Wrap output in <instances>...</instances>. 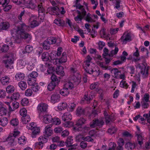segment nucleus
<instances>
[{"instance_id":"nucleus-4","label":"nucleus","mask_w":150,"mask_h":150,"mask_svg":"<svg viewBox=\"0 0 150 150\" xmlns=\"http://www.w3.org/2000/svg\"><path fill=\"white\" fill-rule=\"evenodd\" d=\"M72 117L71 114L69 112H66L64 114L62 117V120L65 121L68 120L66 122L63 124V126L65 127H68L69 125L71 126L73 125V123L70 121L72 119Z\"/></svg>"},{"instance_id":"nucleus-8","label":"nucleus","mask_w":150,"mask_h":150,"mask_svg":"<svg viewBox=\"0 0 150 150\" xmlns=\"http://www.w3.org/2000/svg\"><path fill=\"white\" fill-rule=\"evenodd\" d=\"M122 44H126L127 42L132 40L131 37L129 34L125 33L121 38Z\"/></svg>"},{"instance_id":"nucleus-13","label":"nucleus","mask_w":150,"mask_h":150,"mask_svg":"<svg viewBox=\"0 0 150 150\" xmlns=\"http://www.w3.org/2000/svg\"><path fill=\"white\" fill-rule=\"evenodd\" d=\"M47 105L45 103H40L37 107L38 111L40 112H45L47 108Z\"/></svg>"},{"instance_id":"nucleus-57","label":"nucleus","mask_w":150,"mask_h":150,"mask_svg":"<svg viewBox=\"0 0 150 150\" xmlns=\"http://www.w3.org/2000/svg\"><path fill=\"white\" fill-rule=\"evenodd\" d=\"M13 111L18 108L19 106V103L16 101H14L12 103Z\"/></svg>"},{"instance_id":"nucleus-59","label":"nucleus","mask_w":150,"mask_h":150,"mask_svg":"<svg viewBox=\"0 0 150 150\" xmlns=\"http://www.w3.org/2000/svg\"><path fill=\"white\" fill-rule=\"evenodd\" d=\"M47 140V138L42 136H40L38 139V141L43 144L46 142Z\"/></svg>"},{"instance_id":"nucleus-43","label":"nucleus","mask_w":150,"mask_h":150,"mask_svg":"<svg viewBox=\"0 0 150 150\" xmlns=\"http://www.w3.org/2000/svg\"><path fill=\"white\" fill-rule=\"evenodd\" d=\"M91 15L89 13H88L86 16L85 20L88 22H92L93 21L91 17Z\"/></svg>"},{"instance_id":"nucleus-53","label":"nucleus","mask_w":150,"mask_h":150,"mask_svg":"<svg viewBox=\"0 0 150 150\" xmlns=\"http://www.w3.org/2000/svg\"><path fill=\"white\" fill-rule=\"evenodd\" d=\"M52 123L55 125H59L61 123L60 120L58 118H54Z\"/></svg>"},{"instance_id":"nucleus-16","label":"nucleus","mask_w":150,"mask_h":150,"mask_svg":"<svg viewBox=\"0 0 150 150\" xmlns=\"http://www.w3.org/2000/svg\"><path fill=\"white\" fill-rule=\"evenodd\" d=\"M10 78L7 76H5L1 78V82L3 85H8L10 82Z\"/></svg>"},{"instance_id":"nucleus-52","label":"nucleus","mask_w":150,"mask_h":150,"mask_svg":"<svg viewBox=\"0 0 150 150\" xmlns=\"http://www.w3.org/2000/svg\"><path fill=\"white\" fill-rule=\"evenodd\" d=\"M32 86V88L33 91L36 92L39 90L40 87L37 83H35Z\"/></svg>"},{"instance_id":"nucleus-42","label":"nucleus","mask_w":150,"mask_h":150,"mask_svg":"<svg viewBox=\"0 0 150 150\" xmlns=\"http://www.w3.org/2000/svg\"><path fill=\"white\" fill-rule=\"evenodd\" d=\"M20 114L22 116V117L27 116V111L25 108H23L21 109L19 111Z\"/></svg>"},{"instance_id":"nucleus-2","label":"nucleus","mask_w":150,"mask_h":150,"mask_svg":"<svg viewBox=\"0 0 150 150\" xmlns=\"http://www.w3.org/2000/svg\"><path fill=\"white\" fill-rule=\"evenodd\" d=\"M141 59H142V63L141 64H138V66L140 69L141 74L142 75L143 77L145 78L148 76V70L149 69V67L147 66V64L145 62L146 60L144 57L142 56L140 57L133 58L132 59V61L134 62H139Z\"/></svg>"},{"instance_id":"nucleus-3","label":"nucleus","mask_w":150,"mask_h":150,"mask_svg":"<svg viewBox=\"0 0 150 150\" xmlns=\"http://www.w3.org/2000/svg\"><path fill=\"white\" fill-rule=\"evenodd\" d=\"M5 59L4 60L3 62L5 64L6 67L11 69V65L13 63L14 59L13 54H6L4 56Z\"/></svg>"},{"instance_id":"nucleus-41","label":"nucleus","mask_w":150,"mask_h":150,"mask_svg":"<svg viewBox=\"0 0 150 150\" xmlns=\"http://www.w3.org/2000/svg\"><path fill=\"white\" fill-rule=\"evenodd\" d=\"M36 127V124L33 122L27 124L26 126V127L28 129L30 130H32L33 129Z\"/></svg>"},{"instance_id":"nucleus-17","label":"nucleus","mask_w":150,"mask_h":150,"mask_svg":"<svg viewBox=\"0 0 150 150\" xmlns=\"http://www.w3.org/2000/svg\"><path fill=\"white\" fill-rule=\"evenodd\" d=\"M52 117L51 115H44L43 121L45 124H48L50 123H52Z\"/></svg>"},{"instance_id":"nucleus-12","label":"nucleus","mask_w":150,"mask_h":150,"mask_svg":"<svg viewBox=\"0 0 150 150\" xmlns=\"http://www.w3.org/2000/svg\"><path fill=\"white\" fill-rule=\"evenodd\" d=\"M2 21V19L0 18V30H6L9 28L10 24L7 22Z\"/></svg>"},{"instance_id":"nucleus-25","label":"nucleus","mask_w":150,"mask_h":150,"mask_svg":"<svg viewBox=\"0 0 150 150\" xmlns=\"http://www.w3.org/2000/svg\"><path fill=\"white\" fill-rule=\"evenodd\" d=\"M115 119L113 115L107 116L105 117V121L107 125H108L110 122L114 120Z\"/></svg>"},{"instance_id":"nucleus-54","label":"nucleus","mask_w":150,"mask_h":150,"mask_svg":"<svg viewBox=\"0 0 150 150\" xmlns=\"http://www.w3.org/2000/svg\"><path fill=\"white\" fill-rule=\"evenodd\" d=\"M42 59L44 61H46L49 59L48 55L47 52H44L42 55Z\"/></svg>"},{"instance_id":"nucleus-5","label":"nucleus","mask_w":150,"mask_h":150,"mask_svg":"<svg viewBox=\"0 0 150 150\" xmlns=\"http://www.w3.org/2000/svg\"><path fill=\"white\" fill-rule=\"evenodd\" d=\"M20 132L19 131L15 130L13 133L10 134L6 139L7 141H9L8 144L11 146H12L13 143L14 142L15 138L18 135Z\"/></svg>"},{"instance_id":"nucleus-27","label":"nucleus","mask_w":150,"mask_h":150,"mask_svg":"<svg viewBox=\"0 0 150 150\" xmlns=\"http://www.w3.org/2000/svg\"><path fill=\"white\" fill-rule=\"evenodd\" d=\"M112 74H113L115 78H119L120 74V71H119L117 69L114 68L112 69L111 71Z\"/></svg>"},{"instance_id":"nucleus-49","label":"nucleus","mask_w":150,"mask_h":150,"mask_svg":"<svg viewBox=\"0 0 150 150\" xmlns=\"http://www.w3.org/2000/svg\"><path fill=\"white\" fill-rule=\"evenodd\" d=\"M119 50L118 47H115L114 50H112L109 54V56H113L114 55L116 54Z\"/></svg>"},{"instance_id":"nucleus-22","label":"nucleus","mask_w":150,"mask_h":150,"mask_svg":"<svg viewBox=\"0 0 150 150\" xmlns=\"http://www.w3.org/2000/svg\"><path fill=\"white\" fill-rule=\"evenodd\" d=\"M93 99V97L92 95H88V94L86 95V94L84 97L82 98L83 100L86 102L88 104L90 103L91 101Z\"/></svg>"},{"instance_id":"nucleus-58","label":"nucleus","mask_w":150,"mask_h":150,"mask_svg":"<svg viewBox=\"0 0 150 150\" xmlns=\"http://www.w3.org/2000/svg\"><path fill=\"white\" fill-rule=\"evenodd\" d=\"M38 13H44L45 9L42 6V4L40 3L38 6Z\"/></svg>"},{"instance_id":"nucleus-44","label":"nucleus","mask_w":150,"mask_h":150,"mask_svg":"<svg viewBox=\"0 0 150 150\" xmlns=\"http://www.w3.org/2000/svg\"><path fill=\"white\" fill-rule=\"evenodd\" d=\"M63 21L60 18L55 19L54 23L59 26L62 25L63 24Z\"/></svg>"},{"instance_id":"nucleus-26","label":"nucleus","mask_w":150,"mask_h":150,"mask_svg":"<svg viewBox=\"0 0 150 150\" xmlns=\"http://www.w3.org/2000/svg\"><path fill=\"white\" fill-rule=\"evenodd\" d=\"M24 74L21 72L17 73L15 76L16 79L17 81L22 80L24 79Z\"/></svg>"},{"instance_id":"nucleus-37","label":"nucleus","mask_w":150,"mask_h":150,"mask_svg":"<svg viewBox=\"0 0 150 150\" xmlns=\"http://www.w3.org/2000/svg\"><path fill=\"white\" fill-rule=\"evenodd\" d=\"M15 90V88L12 85H9L6 88V91L8 93H11Z\"/></svg>"},{"instance_id":"nucleus-60","label":"nucleus","mask_w":150,"mask_h":150,"mask_svg":"<svg viewBox=\"0 0 150 150\" xmlns=\"http://www.w3.org/2000/svg\"><path fill=\"white\" fill-rule=\"evenodd\" d=\"M7 111L6 109L2 107L0 108V115L2 116L6 115Z\"/></svg>"},{"instance_id":"nucleus-23","label":"nucleus","mask_w":150,"mask_h":150,"mask_svg":"<svg viewBox=\"0 0 150 150\" xmlns=\"http://www.w3.org/2000/svg\"><path fill=\"white\" fill-rule=\"evenodd\" d=\"M31 130L32 131L31 136L33 138L35 137L36 135L40 132V128L37 127Z\"/></svg>"},{"instance_id":"nucleus-31","label":"nucleus","mask_w":150,"mask_h":150,"mask_svg":"<svg viewBox=\"0 0 150 150\" xmlns=\"http://www.w3.org/2000/svg\"><path fill=\"white\" fill-rule=\"evenodd\" d=\"M18 85L20 87L21 89L22 90H25L27 87V84L24 81H21L18 83Z\"/></svg>"},{"instance_id":"nucleus-18","label":"nucleus","mask_w":150,"mask_h":150,"mask_svg":"<svg viewBox=\"0 0 150 150\" xmlns=\"http://www.w3.org/2000/svg\"><path fill=\"white\" fill-rule=\"evenodd\" d=\"M59 10V8L57 6L52 7L49 9V13L51 15H58V11Z\"/></svg>"},{"instance_id":"nucleus-14","label":"nucleus","mask_w":150,"mask_h":150,"mask_svg":"<svg viewBox=\"0 0 150 150\" xmlns=\"http://www.w3.org/2000/svg\"><path fill=\"white\" fill-rule=\"evenodd\" d=\"M81 75L77 73H75L71 77V80L78 84L81 82Z\"/></svg>"},{"instance_id":"nucleus-19","label":"nucleus","mask_w":150,"mask_h":150,"mask_svg":"<svg viewBox=\"0 0 150 150\" xmlns=\"http://www.w3.org/2000/svg\"><path fill=\"white\" fill-rule=\"evenodd\" d=\"M8 123V120L7 118L5 117H1L0 118V125L5 127Z\"/></svg>"},{"instance_id":"nucleus-36","label":"nucleus","mask_w":150,"mask_h":150,"mask_svg":"<svg viewBox=\"0 0 150 150\" xmlns=\"http://www.w3.org/2000/svg\"><path fill=\"white\" fill-rule=\"evenodd\" d=\"M57 85L52 82H50L47 86V89L50 91H52L54 89L55 86Z\"/></svg>"},{"instance_id":"nucleus-34","label":"nucleus","mask_w":150,"mask_h":150,"mask_svg":"<svg viewBox=\"0 0 150 150\" xmlns=\"http://www.w3.org/2000/svg\"><path fill=\"white\" fill-rule=\"evenodd\" d=\"M26 64L27 65V68L29 70H31L33 69L34 64L32 63L31 61H27Z\"/></svg>"},{"instance_id":"nucleus-21","label":"nucleus","mask_w":150,"mask_h":150,"mask_svg":"<svg viewBox=\"0 0 150 150\" xmlns=\"http://www.w3.org/2000/svg\"><path fill=\"white\" fill-rule=\"evenodd\" d=\"M60 93L64 96H67L69 94V91L64 86L59 91Z\"/></svg>"},{"instance_id":"nucleus-10","label":"nucleus","mask_w":150,"mask_h":150,"mask_svg":"<svg viewBox=\"0 0 150 150\" xmlns=\"http://www.w3.org/2000/svg\"><path fill=\"white\" fill-rule=\"evenodd\" d=\"M24 4L27 7L31 9H34L37 5L33 3L31 0H24Z\"/></svg>"},{"instance_id":"nucleus-50","label":"nucleus","mask_w":150,"mask_h":150,"mask_svg":"<svg viewBox=\"0 0 150 150\" xmlns=\"http://www.w3.org/2000/svg\"><path fill=\"white\" fill-rule=\"evenodd\" d=\"M137 137V141L139 144L141 146L143 144V138L142 137V134L136 136Z\"/></svg>"},{"instance_id":"nucleus-39","label":"nucleus","mask_w":150,"mask_h":150,"mask_svg":"<svg viewBox=\"0 0 150 150\" xmlns=\"http://www.w3.org/2000/svg\"><path fill=\"white\" fill-rule=\"evenodd\" d=\"M73 139H72V137H68L65 142L66 146H71L73 144Z\"/></svg>"},{"instance_id":"nucleus-1","label":"nucleus","mask_w":150,"mask_h":150,"mask_svg":"<svg viewBox=\"0 0 150 150\" xmlns=\"http://www.w3.org/2000/svg\"><path fill=\"white\" fill-rule=\"evenodd\" d=\"M21 29L18 27L17 29H14L11 31V35L15 38V42L17 43H20L22 38L26 39L30 38V35L23 30L26 28L25 25L24 24H21Z\"/></svg>"},{"instance_id":"nucleus-30","label":"nucleus","mask_w":150,"mask_h":150,"mask_svg":"<svg viewBox=\"0 0 150 150\" xmlns=\"http://www.w3.org/2000/svg\"><path fill=\"white\" fill-rule=\"evenodd\" d=\"M85 113V110L84 108L81 107H79L77 110L76 114L78 116H80L81 115H83Z\"/></svg>"},{"instance_id":"nucleus-51","label":"nucleus","mask_w":150,"mask_h":150,"mask_svg":"<svg viewBox=\"0 0 150 150\" xmlns=\"http://www.w3.org/2000/svg\"><path fill=\"white\" fill-rule=\"evenodd\" d=\"M36 79H35L31 78H29L28 80V83L29 86H32L36 81Z\"/></svg>"},{"instance_id":"nucleus-32","label":"nucleus","mask_w":150,"mask_h":150,"mask_svg":"<svg viewBox=\"0 0 150 150\" xmlns=\"http://www.w3.org/2000/svg\"><path fill=\"white\" fill-rule=\"evenodd\" d=\"M67 106V104L66 103L63 102L60 103L59 105L57 107V108L59 111L65 109Z\"/></svg>"},{"instance_id":"nucleus-15","label":"nucleus","mask_w":150,"mask_h":150,"mask_svg":"<svg viewBox=\"0 0 150 150\" xmlns=\"http://www.w3.org/2000/svg\"><path fill=\"white\" fill-rule=\"evenodd\" d=\"M60 95L57 93H54L51 96V101L52 103H54L59 100Z\"/></svg>"},{"instance_id":"nucleus-33","label":"nucleus","mask_w":150,"mask_h":150,"mask_svg":"<svg viewBox=\"0 0 150 150\" xmlns=\"http://www.w3.org/2000/svg\"><path fill=\"white\" fill-rule=\"evenodd\" d=\"M21 121L23 124H26L29 121H30V117L29 115L22 117L21 119Z\"/></svg>"},{"instance_id":"nucleus-38","label":"nucleus","mask_w":150,"mask_h":150,"mask_svg":"<svg viewBox=\"0 0 150 150\" xmlns=\"http://www.w3.org/2000/svg\"><path fill=\"white\" fill-rule=\"evenodd\" d=\"M20 94L18 92H15L11 96V99L12 100H18L20 97Z\"/></svg>"},{"instance_id":"nucleus-35","label":"nucleus","mask_w":150,"mask_h":150,"mask_svg":"<svg viewBox=\"0 0 150 150\" xmlns=\"http://www.w3.org/2000/svg\"><path fill=\"white\" fill-rule=\"evenodd\" d=\"M86 72L90 74L93 73V75L95 76H98L100 74V73L99 70H98V71L95 70V71H93L92 69H91L90 71L89 70H88V71L86 70Z\"/></svg>"},{"instance_id":"nucleus-45","label":"nucleus","mask_w":150,"mask_h":150,"mask_svg":"<svg viewBox=\"0 0 150 150\" xmlns=\"http://www.w3.org/2000/svg\"><path fill=\"white\" fill-rule=\"evenodd\" d=\"M50 45L47 41H45L42 44L43 48L46 50H48L50 49Z\"/></svg>"},{"instance_id":"nucleus-6","label":"nucleus","mask_w":150,"mask_h":150,"mask_svg":"<svg viewBox=\"0 0 150 150\" xmlns=\"http://www.w3.org/2000/svg\"><path fill=\"white\" fill-rule=\"evenodd\" d=\"M86 120L83 118H80L76 122V126L73 128L74 129L75 131H79L81 129V126L82 125L85 124Z\"/></svg>"},{"instance_id":"nucleus-7","label":"nucleus","mask_w":150,"mask_h":150,"mask_svg":"<svg viewBox=\"0 0 150 150\" xmlns=\"http://www.w3.org/2000/svg\"><path fill=\"white\" fill-rule=\"evenodd\" d=\"M67 60L66 53L63 52L60 58H57L55 59L54 64H59L66 62Z\"/></svg>"},{"instance_id":"nucleus-48","label":"nucleus","mask_w":150,"mask_h":150,"mask_svg":"<svg viewBox=\"0 0 150 150\" xmlns=\"http://www.w3.org/2000/svg\"><path fill=\"white\" fill-rule=\"evenodd\" d=\"M116 144L113 142H110L109 144V149L108 150H115V149Z\"/></svg>"},{"instance_id":"nucleus-56","label":"nucleus","mask_w":150,"mask_h":150,"mask_svg":"<svg viewBox=\"0 0 150 150\" xmlns=\"http://www.w3.org/2000/svg\"><path fill=\"white\" fill-rule=\"evenodd\" d=\"M47 41L50 44H54L56 42V40L55 38L54 37L48 38Z\"/></svg>"},{"instance_id":"nucleus-29","label":"nucleus","mask_w":150,"mask_h":150,"mask_svg":"<svg viewBox=\"0 0 150 150\" xmlns=\"http://www.w3.org/2000/svg\"><path fill=\"white\" fill-rule=\"evenodd\" d=\"M27 139L24 136H21L18 139V142L20 144L23 145L25 144Z\"/></svg>"},{"instance_id":"nucleus-55","label":"nucleus","mask_w":150,"mask_h":150,"mask_svg":"<svg viewBox=\"0 0 150 150\" xmlns=\"http://www.w3.org/2000/svg\"><path fill=\"white\" fill-rule=\"evenodd\" d=\"M63 129L62 127L61 126H58L55 127L54 130V132L56 133H61Z\"/></svg>"},{"instance_id":"nucleus-40","label":"nucleus","mask_w":150,"mask_h":150,"mask_svg":"<svg viewBox=\"0 0 150 150\" xmlns=\"http://www.w3.org/2000/svg\"><path fill=\"white\" fill-rule=\"evenodd\" d=\"M10 123L13 126H16L18 125L19 122L18 119L15 118L11 120Z\"/></svg>"},{"instance_id":"nucleus-64","label":"nucleus","mask_w":150,"mask_h":150,"mask_svg":"<svg viewBox=\"0 0 150 150\" xmlns=\"http://www.w3.org/2000/svg\"><path fill=\"white\" fill-rule=\"evenodd\" d=\"M29 75L31 78L36 79V77L38 76V74L37 72L34 71L30 73Z\"/></svg>"},{"instance_id":"nucleus-28","label":"nucleus","mask_w":150,"mask_h":150,"mask_svg":"<svg viewBox=\"0 0 150 150\" xmlns=\"http://www.w3.org/2000/svg\"><path fill=\"white\" fill-rule=\"evenodd\" d=\"M64 86L69 91L74 88V85L72 82L69 81L64 84Z\"/></svg>"},{"instance_id":"nucleus-11","label":"nucleus","mask_w":150,"mask_h":150,"mask_svg":"<svg viewBox=\"0 0 150 150\" xmlns=\"http://www.w3.org/2000/svg\"><path fill=\"white\" fill-rule=\"evenodd\" d=\"M52 125H47L45 128V131L44 132V135L45 137H48L50 136L52 134L53 131L51 128Z\"/></svg>"},{"instance_id":"nucleus-62","label":"nucleus","mask_w":150,"mask_h":150,"mask_svg":"<svg viewBox=\"0 0 150 150\" xmlns=\"http://www.w3.org/2000/svg\"><path fill=\"white\" fill-rule=\"evenodd\" d=\"M28 103L29 100L27 98H24L21 100V104L23 106H25L27 105Z\"/></svg>"},{"instance_id":"nucleus-20","label":"nucleus","mask_w":150,"mask_h":150,"mask_svg":"<svg viewBox=\"0 0 150 150\" xmlns=\"http://www.w3.org/2000/svg\"><path fill=\"white\" fill-rule=\"evenodd\" d=\"M51 82H52L57 85H58L60 82V80L56 75L53 74L51 76Z\"/></svg>"},{"instance_id":"nucleus-47","label":"nucleus","mask_w":150,"mask_h":150,"mask_svg":"<svg viewBox=\"0 0 150 150\" xmlns=\"http://www.w3.org/2000/svg\"><path fill=\"white\" fill-rule=\"evenodd\" d=\"M117 130V129L115 127H112L109 128L108 131V133L110 134H112L114 133Z\"/></svg>"},{"instance_id":"nucleus-63","label":"nucleus","mask_w":150,"mask_h":150,"mask_svg":"<svg viewBox=\"0 0 150 150\" xmlns=\"http://www.w3.org/2000/svg\"><path fill=\"white\" fill-rule=\"evenodd\" d=\"M39 25L38 23L35 20L32 21L30 24V27L31 28H34Z\"/></svg>"},{"instance_id":"nucleus-9","label":"nucleus","mask_w":150,"mask_h":150,"mask_svg":"<svg viewBox=\"0 0 150 150\" xmlns=\"http://www.w3.org/2000/svg\"><path fill=\"white\" fill-rule=\"evenodd\" d=\"M104 122L102 120H99L98 119L93 120V122L91 123L90 126L92 128H94L96 126H98L99 127H101L103 125Z\"/></svg>"},{"instance_id":"nucleus-61","label":"nucleus","mask_w":150,"mask_h":150,"mask_svg":"<svg viewBox=\"0 0 150 150\" xmlns=\"http://www.w3.org/2000/svg\"><path fill=\"white\" fill-rule=\"evenodd\" d=\"M33 94L32 90L30 88L27 89L25 91V94L26 96H30Z\"/></svg>"},{"instance_id":"nucleus-46","label":"nucleus","mask_w":150,"mask_h":150,"mask_svg":"<svg viewBox=\"0 0 150 150\" xmlns=\"http://www.w3.org/2000/svg\"><path fill=\"white\" fill-rule=\"evenodd\" d=\"M80 10L81 11H80L79 10L77 11L79 15H81L82 16L84 17V16H85L86 14V10L83 8L81 9Z\"/></svg>"},{"instance_id":"nucleus-24","label":"nucleus","mask_w":150,"mask_h":150,"mask_svg":"<svg viewBox=\"0 0 150 150\" xmlns=\"http://www.w3.org/2000/svg\"><path fill=\"white\" fill-rule=\"evenodd\" d=\"M64 68L62 66L58 67L56 69V72L58 75L64 76Z\"/></svg>"}]
</instances>
